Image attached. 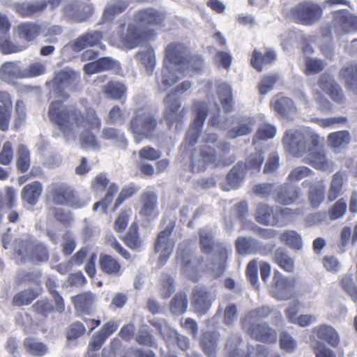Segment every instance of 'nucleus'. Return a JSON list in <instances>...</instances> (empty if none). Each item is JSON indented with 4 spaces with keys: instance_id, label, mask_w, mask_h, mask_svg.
<instances>
[{
    "instance_id": "6e6552de",
    "label": "nucleus",
    "mask_w": 357,
    "mask_h": 357,
    "mask_svg": "<svg viewBox=\"0 0 357 357\" xmlns=\"http://www.w3.org/2000/svg\"><path fill=\"white\" fill-rule=\"evenodd\" d=\"M165 109L163 117L169 128L175 127L176 130L182 128L187 113L185 107L181 108V102L173 93H169L163 100Z\"/></svg>"
},
{
    "instance_id": "4468645a",
    "label": "nucleus",
    "mask_w": 357,
    "mask_h": 357,
    "mask_svg": "<svg viewBox=\"0 0 357 357\" xmlns=\"http://www.w3.org/2000/svg\"><path fill=\"white\" fill-rule=\"evenodd\" d=\"M291 14L297 23L310 26L321 18L322 9L317 4L302 2L291 10Z\"/></svg>"
},
{
    "instance_id": "5701e85b",
    "label": "nucleus",
    "mask_w": 357,
    "mask_h": 357,
    "mask_svg": "<svg viewBox=\"0 0 357 357\" xmlns=\"http://www.w3.org/2000/svg\"><path fill=\"white\" fill-rule=\"evenodd\" d=\"M119 328V324L114 320H110L102 325L101 328L91 337L89 344V350L96 351L101 349L105 341Z\"/></svg>"
},
{
    "instance_id": "79ce46f5",
    "label": "nucleus",
    "mask_w": 357,
    "mask_h": 357,
    "mask_svg": "<svg viewBox=\"0 0 357 357\" xmlns=\"http://www.w3.org/2000/svg\"><path fill=\"white\" fill-rule=\"evenodd\" d=\"M103 93L113 100H120L125 96L127 87L121 82L111 80L102 88Z\"/></svg>"
},
{
    "instance_id": "a211bd4d",
    "label": "nucleus",
    "mask_w": 357,
    "mask_h": 357,
    "mask_svg": "<svg viewBox=\"0 0 357 357\" xmlns=\"http://www.w3.org/2000/svg\"><path fill=\"white\" fill-rule=\"evenodd\" d=\"M274 200L282 205H291L303 202L301 188L290 183H284L276 190Z\"/></svg>"
},
{
    "instance_id": "2f4dec72",
    "label": "nucleus",
    "mask_w": 357,
    "mask_h": 357,
    "mask_svg": "<svg viewBox=\"0 0 357 357\" xmlns=\"http://www.w3.org/2000/svg\"><path fill=\"white\" fill-rule=\"evenodd\" d=\"M276 59L277 54L271 48H266L264 52L255 49L252 53L250 64L257 72H261L265 66L273 63Z\"/></svg>"
},
{
    "instance_id": "09e8293b",
    "label": "nucleus",
    "mask_w": 357,
    "mask_h": 357,
    "mask_svg": "<svg viewBox=\"0 0 357 357\" xmlns=\"http://www.w3.org/2000/svg\"><path fill=\"white\" fill-rule=\"evenodd\" d=\"M243 162H238L227 175V181L229 185L233 188H238L241 183L243 181L245 174Z\"/></svg>"
},
{
    "instance_id": "412c9836",
    "label": "nucleus",
    "mask_w": 357,
    "mask_h": 357,
    "mask_svg": "<svg viewBox=\"0 0 357 357\" xmlns=\"http://www.w3.org/2000/svg\"><path fill=\"white\" fill-rule=\"evenodd\" d=\"M165 19V15L163 12L151 7L139 10L135 15V22L145 26L160 25Z\"/></svg>"
},
{
    "instance_id": "de8ad7c7",
    "label": "nucleus",
    "mask_w": 357,
    "mask_h": 357,
    "mask_svg": "<svg viewBox=\"0 0 357 357\" xmlns=\"http://www.w3.org/2000/svg\"><path fill=\"white\" fill-rule=\"evenodd\" d=\"M45 286L49 294L53 298L56 312L59 314H63L66 310V305L63 296L56 290L58 287L57 283L54 279L49 278L45 282Z\"/></svg>"
},
{
    "instance_id": "a878e982",
    "label": "nucleus",
    "mask_w": 357,
    "mask_h": 357,
    "mask_svg": "<svg viewBox=\"0 0 357 357\" xmlns=\"http://www.w3.org/2000/svg\"><path fill=\"white\" fill-rule=\"evenodd\" d=\"M99 268L102 273L109 276L119 277L123 273L121 261L114 256L102 252L98 260Z\"/></svg>"
},
{
    "instance_id": "9b49d317",
    "label": "nucleus",
    "mask_w": 357,
    "mask_h": 357,
    "mask_svg": "<svg viewBox=\"0 0 357 357\" xmlns=\"http://www.w3.org/2000/svg\"><path fill=\"white\" fill-rule=\"evenodd\" d=\"M297 279L287 277L280 272L274 271L271 284V296L278 301H287L294 296Z\"/></svg>"
},
{
    "instance_id": "3c124183",
    "label": "nucleus",
    "mask_w": 357,
    "mask_h": 357,
    "mask_svg": "<svg viewBox=\"0 0 357 357\" xmlns=\"http://www.w3.org/2000/svg\"><path fill=\"white\" fill-rule=\"evenodd\" d=\"M31 307L33 312L43 319H47L51 314L56 312V305H54L47 298L38 300Z\"/></svg>"
},
{
    "instance_id": "4d7b16f0",
    "label": "nucleus",
    "mask_w": 357,
    "mask_h": 357,
    "mask_svg": "<svg viewBox=\"0 0 357 357\" xmlns=\"http://www.w3.org/2000/svg\"><path fill=\"white\" fill-rule=\"evenodd\" d=\"M264 160V157L262 151H259L250 153L247 158L245 162H243L245 171L246 172H250L251 173L259 172L261 170Z\"/></svg>"
},
{
    "instance_id": "13d9d810",
    "label": "nucleus",
    "mask_w": 357,
    "mask_h": 357,
    "mask_svg": "<svg viewBox=\"0 0 357 357\" xmlns=\"http://www.w3.org/2000/svg\"><path fill=\"white\" fill-rule=\"evenodd\" d=\"M0 75L2 79L6 80L24 77L17 63L14 61H8L3 63L0 69Z\"/></svg>"
},
{
    "instance_id": "1a4fd4ad",
    "label": "nucleus",
    "mask_w": 357,
    "mask_h": 357,
    "mask_svg": "<svg viewBox=\"0 0 357 357\" xmlns=\"http://www.w3.org/2000/svg\"><path fill=\"white\" fill-rule=\"evenodd\" d=\"M176 227V222L170 220L166 227L160 231L154 241V250L160 255L158 259V266H163L173 252L175 243L171 239V235Z\"/></svg>"
},
{
    "instance_id": "473e14b6",
    "label": "nucleus",
    "mask_w": 357,
    "mask_h": 357,
    "mask_svg": "<svg viewBox=\"0 0 357 357\" xmlns=\"http://www.w3.org/2000/svg\"><path fill=\"white\" fill-rule=\"evenodd\" d=\"M25 247L29 250L27 256L32 262L40 264L49 260L50 252L45 243L26 242Z\"/></svg>"
},
{
    "instance_id": "a18cd8bd",
    "label": "nucleus",
    "mask_w": 357,
    "mask_h": 357,
    "mask_svg": "<svg viewBox=\"0 0 357 357\" xmlns=\"http://www.w3.org/2000/svg\"><path fill=\"white\" fill-rule=\"evenodd\" d=\"M344 177L340 172H336L332 177L327 193L328 202L336 200L343 192Z\"/></svg>"
},
{
    "instance_id": "8fccbe9b",
    "label": "nucleus",
    "mask_w": 357,
    "mask_h": 357,
    "mask_svg": "<svg viewBox=\"0 0 357 357\" xmlns=\"http://www.w3.org/2000/svg\"><path fill=\"white\" fill-rule=\"evenodd\" d=\"M123 243L132 250H138L142 245V240L139 234V226L132 222L127 234L122 238Z\"/></svg>"
},
{
    "instance_id": "423d86ee",
    "label": "nucleus",
    "mask_w": 357,
    "mask_h": 357,
    "mask_svg": "<svg viewBox=\"0 0 357 357\" xmlns=\"http://www.w3.org/2000/svg\"><path fill=\"white\" fill-rule=\"evenodd\" d=\"M81 81L80 74L68 68L60 70L55 73L54 78L46 83L47 86L52 89L56 97L66 100L69 98L66 90L75 91Z\"/></svg>"
},
{
    "instance_id": "37998d69",
    "label": "nucleus",
    "mask_w": 357,
    "mask_h": 357,
    "mask_svg": "<svg viewBox=\"0 0 357 357\" xmlns=\"http://www.w3.org/2000/svg\"><path fill=\"white\" fill-rule=\"evenodd\" d=\"M326 187L323 182L311 185L308 190V201L313 208H317L325 199Z\"/></svg>"
},
{
    "instance_id": "20e7f679",
    "label": "nucleus",
    "mask_w": 357,
    "mask_h": 357,
    "mask_svg": "<svg viewBox=\"0 0 357 357\" xmlns=\"http://www.w3.org/2000/svg\"><path fill=\"white\" fill-rule=\"evenodd\" d=\"M165 58L168 62L184 73L186 70L198 71L202 68L203 59L200 55L192 54L183 43L174 42L165 48Z\"/></svg>"
},
{
    "instance_id": "338daca9",
    "label": "nucleus",
    "mask_w": 357,
    "mask_h": 357,
    "mask_svg": "<svg viewBox=\"0 0 357 357\" xmlns=\"http://www.w3.org/2000/svg\"><path fill=\"white\" fill-rule=\"evenodd\" d=\"M139 190V188L135 183H131L128 186L123 188L115 200L113 211H116L123 202L133 196Z\"/></svg>"
},
{
    "instance_id": "58836bf2",
    "label": "nucleus",
    "mask_w": 357,
    "mask_h": 357,
    "mask_svg": "<svg viewBox=\"0 0 357 357\" xmlns=\"http://www.w3.org/2000/svg\"><path fill=\"white\" fill-rule=\"evenodd\" d=\"M273 262L287 273H293L295 270L294 259L282 248H278L275 250Z\"/></svg>"
},
{
    "instance_id": "f257e3e1",
    "label": "nucleus",
    "mask_w": 357,
    "mask_h": 357,
    "mask_svg": "<svg viewBox=\"0 0 357 357\" xmlns=\"http://www.w3.org/2000/svg\"><path fill=\"white\" fill-rule=\"evenodd\" d=\"M319 136L311 132L288 130L282 138L284 148L294 156L301 157L307 154L304 162L316 169L325 171L331 167V163L326 158L323 151H318Z\"/></svg>"
},
{
    "instance_id": "4be33fe9",
    "label": "nucleus",
    "mask_w": 357,
    "mask_h": 357,
    "mask_svg": "<svg viewBox=\"0 0 357 357\" xmlns=\"http://www.w3.org/2000/svg\"><path fill=\"white\" fill-rule=\"evenodd\" d=\"M270 107L278 116L283 119H289L297 111L294 100L281 93L275 95L272 98Z\"/></svg>"
},
{
    "instance_id": "bf43d9fd",
    "label": "nucleus",
    "mask_w": 357,
    "mask_h": 357,
    "mask_svg": "<svg viewBox=\"0 0 357 357\" xmlns=\"http://www.w3.org/2000/svg\"><path fill=\"white\" fill-rule=\"evenodd\" d=\"M255 124V120L252 118H245L239 123L238 126L229 130L227 136L229 138L234 139L236 137L247 135L252 131V126Z\"/></svg>"
},
{
    "instance_id": "c85d7f7f",
    "label": "nucleus",
    "mask_w": 357,
    "mask_h": 357,
    "mask_svg": "<svg viewBox=\"0 0 357 357\" xmlns=\"http://www.w3.org/2000/svg\"><path fill=\"white\" fill-rule=\"evenodd\" d=\"M43 192V186L38 181L25 185L21 191V199L30 206H36Z\"/></svg>"
},
{
    "instance_id": "7ed1b4c3",
    "label": "nucleus",
    "mask_w": 357,
    "mask_h": 357,
    "mask_svg": "<svg viewBox=\"0 0 357 357\" xmlns=\"http://www.w3.org/2000/svg\"><path fill=\"white\" fill-rule=\"evenodd\" d=\"M231 144L227 142H218L216 133H208L202 139V144L190 153V168L193 173L206 170L211 165L222 161L230 152Z\"/></svg>"
},
{
    "instance_id": "4c0bfd02",
    "label": "nucleus",
    "mask_w": 357,
    "mask_h": 357,
    "mask_svg": "<svg viewBox=\"0 0 357 357\" xmlns=\"http://www.w3.org/2000/svg\"><path fill=\"white\" fill-rule=\"evenodd\" d=\"M17 31L20 38L31 42L40 34L41 26L35 22H25L18 24Z\"/></svg>"
},
{
    "instance_id": "c9c22d12",
    "label": "nucleus",
    "mask_w": 357,
    "mask_h": 357,
    "mask_svg": "<svg viewBox=\"0 0 357 357\" xmlns=\"http://www.w3.org/2000/svg\"><path fill=\"white\" fill-rule=\"evenodd\" d=\"M42 291L41 287L20 291L13 296L12 305L17 307L29 305L42 294Z\"/></svg>"
},
{
    "instance_id": "680f3d73",
    "label": "nucleus",
    "mask_w": 357,
    "mask_h": 357,
    "mask_svg": "<svg viewBox=\"0 0 357 357\" xmlns=\"http://www.w3.org/2000/svg\"><path fill=\"white\" fill-rule=\"evenodd\" d=\"M126 121L125 110L119 105H114L110 109L105 119V122L107 124L119 126L123 125Z\"/></svg>"
},
{
    "instance_id": "cd10ccee",
    "label": "nucleus",
    "mask_w": 357,
    "mask_h": 357,
    "mask_svg": "<svg viewBox=\"0 0 357 357\" xmlns=\"http://www.w3.org/2000/svg\"><path fill=\"white\" fill-rule=\"evenodd\" d=\"M351 139V135L348 130H338L328 134L326 143L334 152L338 153L349 146Z\"/></svg>"
},
{
    "instance_id": "6e6d98bb",
    "label": "nucleus",
    "mask_w": 357,
    "mask_h": 357,
    "mask_svg": "<svg viewBox=\"0 0 357 357\" xmlns=\"http://www.w3.org/2000/svg\"><path fill=\"white\" fill-rule=\"evenodd\" d=\"M192 110L195 114L192 123L203 126L208 112L207 103L202 100H195L192 102Z\"/></svg>"
},
{
    "instance_id": "ddd939ff",
    "label": "nucleus",
    "mask_w": 357,
    "mask_h": 357,
    "mask_svg": "<svg viewBox=\"0 0 357 357\" xmlns=\"http://www.w3.org/2000/svg\"><path fill=\"white\" fill-rule=\"evenodd\" d=\"M242 329L257 342L272 344H275L278 334L275 329L270 326L267 322L241 324Z\"/></svg>"
},
{
    "instance_id": "ea45409f",
    "label": "nucleus",
    "mask_w": 357,
    "mask_h": 357,
    "mask_svg": "<svg viewBox=\"0 0 357 357\" xmlns=\"http://www.w3.org/2000/svg\"><path fill=\"white\" fill-rule=\"evenodd\" d=\"M218 335L207 331L202 334L200 339V346L204 353L208 357H215L218 348Z\"/></svg>"
},
{
    "instance_id": "f3484780",
    "label": "nucleus",
    "mask_w": 357,
    "mask_h": 357,
    "mask_svg": "<svg viewBox=\"0 0 357 357\" xmlns=\"http://www.w3.org/2000/svg\"><path fill=\"white\" fill-rule=\"evenodd\" d=\"M141 204L139 214L146 221L151 222L158 217V195L155 192H143L139 198Z\"/></svg>"
},
{
    "instance_id": "052dcab7",
    "label": "nucleus",
    "mask_w": 357,
    "mask_h": 357,
    "mask_svg": "<svg viewBox=\"0 0 357 357\" xmlns=\"http://www.w3.org/2000/svg\"><path fill=\"white\" fill-rule=\"evenodd\" d=\"M340 75L351 89L357 90V65L349 63L340 70Z\"/></svg>"
},
{
    "instance_id": "9d476101",
    "label": "nucleus",
    "mask_w": 357,
    "mask_h": 357,
    "mask_svg": "<svg viewBox=\"0 0 357 357\" xmlns=\"http://www.w3.org/2000/svg\"><path fill=\"white\" fill-rule=\"evenodd\" d=\"M109 180L104 174H98L91 182V189L94 192H102L107 189V192L102 199L96 202L93 206V210L97 211L99 207H101L102 211L104 213H107L109 206L112 204L115 195L119 190L118 185L112 183L109 185Z\"/></svg>"
},
{
    "instance_id": "aec40b11",
    "label": "nucleus",
    "mask_w": 357,
    "mask_h": 357,
    "mask_svg": "<svg viewBox=\"0 0 357 357\" xmlns=\"http://www.w3.org/2000/svg\"><path fill=\"white\" fill-rule=\"evenodd\" d=\"M155 35L153 29L140 30L135 24L128 26L126 35L123 39L124 44L130 49L137 47L144 41L153 38Z\"/></svg>"
},
{
    "instance_id": "dca6fc26",
    "label": "nucleus",
    "mask_w": 357,
    "mask_h": 357,
    "mask_svg": "<svg viewBox=\"0 0 357 357\" xmlns=\"http://www.w3.org/2000/svg\"><path fill=\"white\" fill-rule=\"evenodd\" d=\"M96 300V294L91 291H82L71 297L75 312L80 317L94 312Z\"/></svg>"
},
{
    "instance_id": "49530a36",
    "label": "nucleus",
    "mask_w": 357,
    "mask_h": 357,
    "mask_svg": "<svg viewBox=\"0 0 357 357\" xmlns=\"http://www.w3.org/2000/svg\"><path fill=\"white\" fill-rule=\"evenodd\" d=\"M188 305L187 294L184 291H178L172 298L169 303V310L174 315H181L187 311Z\"/></svg>"
},
{
    "instance_id": "bb28decb",
    "label": "nucleus",
    "mask_w": 357,
    "mask_h": 357,
    "mask_svg": "<svg viewBox=\"0 0 357 357\" xmlns=\"http://www.w3.org/2000/svg\"><path fill=\"white\" fill-rule=\"evenodd\" d=\"M47 8L45 0H40L35 2H17L13 4V10L21 17H31L39 14Z\"/></svg>"
},
{
    "instance_id": "393cba45",
    "label": "nucleus",
    "mask_w": 357,
    "mask_h": 357,
    "mask_svg": "<svg viewBox=\"0 0 357 357\" xmlns=\"http://www.w3.org/2000/svg\"><path fill=\"white\" fill-rule=\"evenodd\" d=\"M191 305L199 316L206 314L211 306L209 292L203 288L197 287L194 288L192 292Z\"/></svg>"
},
{
    "instance_id": "f8f14e48",
    "label": "nucleus",
    "mask_w": 357,
    "mask_h": 357,
    "mask_svg": "<svg viewBox=\"0 0 357 357\" xmlns=\"http://www.w3.org/2000/svg\"><path fill=\"white\" fill-rule=\"evenodd\" d=\"M47 199L58 206H73L77 204L75 191L63 183H52L49 186Z\"/></svg>"
},
{
    "instance_id": "39448f33",
    "label": "nucleus",
    "mask_w": 357,
    "mask_h": 357,
    "mask_svg": "<svg viewBox=\"0 0 357 357\" xmlns=\"http://www.w3.org/2000/svg\"><path fill=\"white\" fill-rule=\"evenodd\" d=\"M158 121L155 114L145 107L137 108L129 122L128 130L140 141L153 138L158 130Z\"/></svg>"
},
{
    "instance_id": "72a5a7b5",
    "label": "nucleus",
    "mask_w": 357,
    "mask_h": 357,
    "mask_svg": "<svg viewBox=\"0 0 357 357\" xmlns=\"http://www.w3.org/2000/svg\"><path fill=\"white\" fill-rule=\"evenodd\" d=\"M275 209L268 204L260 203L255 210V220L263 225L278 226Z\"/></svg>"
},
{
    "instance_id": "69168bd1",
    "label": "nucleus",
    "mask_w": 357,
    "mask_h": 357,
    "mask_svg": "<svg viewBox=\"0 0 357 357\" xmlns=\"http://www.w3.org/2000/svg\"><path fill=\"white\" fill-rule=\"evenodd\" d=\"M137 58H138L146 68V70L152 74L155 64V54L153 49L149 48L146 51L139 52L136 54Z\"/></svg>"
},
{
    "instance_id": "b1692460",
    "label": "nucleus",
    "mask_w": 357,
    "mask_h": 357,
    "mask_svg": "<svg viewBox=\"0 0 357 357\" xmlns=\"http://www.w3.org/2000/svg\"><path fill=\"white\" fill-rule=\"evenodd\" d=\"M0 130L6 132L9 129L13 111V100L9 92L0 90Z\"/></svg>"
},
{
    "instance_id": "603ef678",
    "label": "nucleus",
    "mask_w": 357,
    "mask_h": 357,
    "mask_svg": "<svg viewBox=\"0 0 357 357\" xmlns=\"http://www.w3.org/2000/svg\"><path fill=\"white\" fill-rule=\"evenodd\" d=\"M199 236V245L202 252L211 254L215 248L217 243L214 241L213 234L211 231L200 229L198 231Z\"/></svg>"
},
{
    "instance_id": "a19ab883",
    "label": "nucleus",
    "mask_w": 357,
    "mask_h": 357,
    "mask_svg": "<svg viewBox=\"0 0 357 357\" xmlns=\"http://www.w3.org/2000/svg\"><path fill=\"white\" fill-rule=\"evenodd\" d=\"M272 312L273 310L268 306L252 309L241 318V324H257V321L268 318Z\"/></svg>"
},
{
    "instance_id": "7c9ffc66",
    "label": "nucleus",
    "mask_w": 357,
    "mask_h": 357,
    "mask_svg": "<svg viewBox=\"0 0 357 357\" xmlns=\"http://www.w3.org/2000/svg\"><path fill=\"white\" fill-rule=\"evenodd\" d=\"M312 332L317 337L333 348H337L340 342L337 331L331 326L321 324L313 328Z\"/></svg>"
},
{
    "instance_id": "2eb2a0df",
    "label": "nucleus",
    "mask_w": 357,
    "mask_h": 357,
    "mask_svg": "<svg viewBox=\"0 0 357 357\" xmlns=\"http://www.w3.org/2000/svg\"><path fill=\"white\" fill-rule=\"evenodd\" d=\"M333 26L337 35L357 32V15L347 10H340L334 13Z\"/></svg>"
},
{
    "instance_id": "0e129e2a",
    "label": "nucleus",
    "mask_w": 357,
    "mask_h": 357,
    "mask_svg": "<svg viewBox=\"0 0 357 357\" xmlns=\"http://www.w3.org/2000/svg\"><path fill=\"white\" fill-rule=\"evenodd\" d=\"M128 6V3L124 1H119L105 8L102 20L104 21L112 20L116 15L124 12Z\"/></svg>"
},
{
    "instance_id": "774afa93",
    "label": "nucleus",
    "mask_w": 357,
    "mask_h": 357,
    "mask_svg": "<svg viewBox=\"0 0 357 357\" xmlns=\"http://www.w3.org/2000/svg\"><path fill=\"white\" fill-rule=\"evenodd\" d=\"M340 285L349 294L354 301H357V287L351 275H344L340 280Z\"/></svg>"
},
{
    "instance_id": "f03ea898",
    "label": "nucleus",
    "mask_w": 357,
    "mask_h": 357,
    "mask_svg": "<svg viewBox=\"0 0 357 357\" xmlns=\"http://www.w3.org/2000/svg\"><path fill=\"white\" fill-rule=\"evenodd\" d=\"M48 116L63 133L70 132L75 127L88 126L90 129H100L101 120L93 108H88L85 114L73 105H63L60 100L51 102Z\"/></svg>"
},
{
    "instance_id": "864d4df0",
    "label": "nucleus",
    "mask_w": 357,
    "mask_h": 357,
    "mask_svg": "<svg viewBox=\"0 0 357 357\" xmlns=\"http://www.w3.org/2000/svg\"><path fill=\"white\" fill-rule=\"evenodd\" d=\"M280 240L294 250H301L303 241L301 235L294 230H286L280 234Z\"/></svg>"
},
{
    "instance_id": "c756f323",
    "label": "nucleus",
    "mask_w": 357,
    "mask_h": 357,
    "mask_svg": "<svg viewBox=\"0 0 357 357\" xmlns=\"http://www.w3.org/2000/svg\"><path fill=\"white\" fill-rule=\"evenodd\" d=\"M102 38V33L100 31H87L79 36L73 41L72 49L74 52H80L86 47L98 45Z\"/></svg>"
},
{
    "instance_id": "f704fd0d",
    "label": "nucleus",
    "mask_w": 357,
    "mask_h": 357,
    "mask_svg": "<svg viewBox=\"0 0 357 357\" xmlns=\"http://www.w3.org/2000/svg\"><path fill=\"white\" fill-rule=\"evenodd\" d=\"M26 353L32 357H43L48 352V347L34 337H26L23 340Z\"/></svg>"
},
{
    "instance_id": "e2e57ef3",
    "label": "nucleus",
    "mask_w": 357,
    "mask_h": 357,
    "mask_svg": "<svg viewBox=\"0 0 357 357\" xmlns=\"http://www.w3.org/2000/svg\"><path fill=\"white\" fill-rule=\"evenodd\" d=\"M102 137L106 140H114L121 144L123 148L128 146V140L124 133L113 127L104 128L102 131Z\"/></svg>"
},
{
    "instance_id": "6ab92c4d",
    "label": "nucleus",
    "mask_w": 357,
    "mask_h": 357,
    "mask_svg": "<svg viewBox=\"0 0 357 357\" xmlns=\"http://www.w3.org/2000/svg\"><path fill=\"white\" fill-rule=\"evenodd\" d=\"M161 152L151 146H146L138 152L140 162L137 164V168L140 172L146 176L151 177L155 174L153 166L144 161H157L161 157Z\"/></svg>"
},
{
    "instance_id": "c03bdc74",
    "label": "nucleus",
    "mask_w": 357,
    "mask_h": 357,
    "mask_svg": "<svg viewBox=\"0 0 357 357\" xmlns=\"http://www.w3.org/2000/svg\"><path fill=\"white\" fill-rule=\"evenodd\" d=\"M31 166V153L25 144L17 148L16 168L22 174L26 172Z\"/></svg>"
},
{
    "instance_id": "e433bc0d",
    "label": "nucleus",
    "mask_w": 357,
    "mask_h": 357,
    "mask_svg": "<svg viewBox=\"0 0 357 357\" xmlns=\"http://www.w3.org/2000/svg\"><path fill=\"white\" fill-rule=\"evenodd\" d=\"M217 94L224 112H231L234 109L231 87L226 83H221L217 86Z\"/></svg>"
},
{
    "instance_id": "5fc2aeb1",
    "label": "nucleus",
    "mask_w": 357,
    "mask_h": 357,
    "mask_svg": "<svg viewBox=\"0 0 357 357\" xmlns=\"http://www.w3.org/2000/svg\"><path fill=\"white\" fill-rule=\"evenodd\" d=\"M258 244V241L252 238L239 237L236 241L235 247L239 255H246L255 252Z\"/></svg>"
},
{
    "instance_id": "0eeeda50",
    "label": "nucleus",
    "mask_w": 357,
    "mask_h": 357,
    "mask_svg": "<svg viewBox=\"0 0 357 357\" xmlns=\"http://www.w3.org/2000/svg\"><path fill=\"white\" fill-rule=\"evenodd\" d=\"M95 11L93 3H82L79 0H66L61 13L63 20L69 23H82L91 18Z\"/></svg>"
}]
</instances>
